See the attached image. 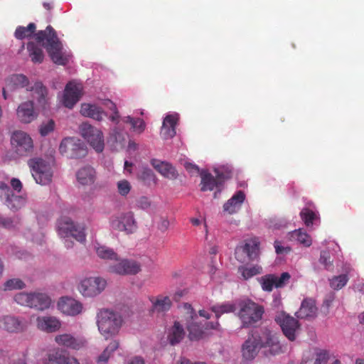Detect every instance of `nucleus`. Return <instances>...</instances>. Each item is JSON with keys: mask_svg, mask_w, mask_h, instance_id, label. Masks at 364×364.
I'll return each mask as SVG.
<instances>
[{"mask_svg": "<svg viewBox=\"0 0 364 364\" xmlns=\"http://www.w3.org/2000/svg\"><path fill=\"white\" fill-rule=\"evenodd\" d=\"M28 83L29 80L26 75L22 74L13 75L7 80L6 89L14 91L26 87Z\"/></svg>", "mask_w": 364, "mask_h": 364, "instance_id": "nucleus-33", "label": "nucleus"}, {"mask_svg": "<svg viewBox=\"0 0 364 364\" xmlns=\"http://www.w3.org/2000/svg\"><path fill=\"white\" fill-rule=\"evenodd\" d=\"M178 122V117L176 114H168L164 119L161 134L164 139L173 138L176 134V126Z\"/></svg>", "mask_w": 364, "mask_h": 364, "instance_id": "nucleus-28", "label": "nucleus"}, {"mask_svg": "<svg viewBox=\"0 0 364 364\" xmlns=\"http://www.w3.org/2000/svg\"><path fill=\"white\" fill-rule=\"evenodd\" d=\"M55 342L60 346L74 350H80L87 347V342L83 337H75L70 333L55 336Z\"/></svg>", "mask_w": 364, "mask_h": 364, "instance_id": "nucleus-18", "label": "nucleus"}, {"mask_svg": "<svg viewBox=\"0 0 364 364\" xmlns=\"http://www.w3.org/2000/svg\"><path fill=\"white\" fill-rule=\"evenodd\" d=\"M123 323L122 315L114 311L102 309L97 314L98 330L106 340L117 336Z\"/></svg>", "mask_w": 364, "mask_h": 364, "instance_id": "nucleus-2", "label": "nucleus"}, {"mask_svg": "<svg viewBox=\"0 0 364 364\" xmlns=\"http://www.w3.org/2000/svg\"><path fill=\"white\" fill-rule=\"evenodd\" d=\"M31 61L34 63H41L44 59V54L42 48L33 41H29L26 44Z\"/></svg>", "mask_w": 364, "mask_h": 364, "instance_id": "nucleus-35", "label": "nucleus"}, {"mask_svg": "<svg viewBox=\"0 0 364 364\" xmlns=\"http://www.w3.org/2000/svg\"><path fill=\"white\" fill-rule=\"evenodd\" d=\"M18 119L23 123L28 124L36 119L38 114L34 110L33 101H27L20 104L16 110Z\"/></svg>", "mask_w": 364, "mask_h": 364, "instance_id": "nucleus-22", "label": "nucleus"}, {"mask_svg": "<svg viewBox=\"0 0 364 364\" xmlns=\"http://www.w3.org/2000/svg\"><path fill=\"white\" fill-rule=\"evenodd\" d=\"M201 176V191H213L215 188H218L223 183V175L218 173L216 177H214L211 173L202 171H200Z\"/></svg>", "mask_w": 364, "mask_h": 364, "instance_id": "nucleus-25", "label": "nucleus"}, {"mask_svg": "<svg viewBox=\"0 0 364 364\" xmlns=\"http://www.w3.org/2000/svg\"><path fill=\"white\" fill-rule=\"evenodd\" d=\"M27 327V321L13 316H4L0 318V328L10 333L23 331Z\"/></svg>", "mask_w": 364, "mask_h": 364, "instance_id": "nucleus-19", "label": "nucleus"}, {"mask_svg": "<svg viewBox=\"0 0 364 364\" xmlns=\"http://www.w3.org/2000/svg\"><path fill=\"white\" fill-rule=\"evenodd\" d=\"M259 255V241L258 238L246 240L243 245L235 248V256L237 261L244 263L248 259L253 261Z\"/></svg>", "mask_w": 364, "mask_h": 364, "instance_id": "nucleus-10", "label": "nucleus"}, {"mask_svg": "<svg viewBox=\"0 0 364 364\" xmlns=\"http://www.w3.org/2000/svg\"><path fill=\"white\" fill-rule=\"evenodd\" d=\"M129 364H145L144 360L140 357H135L132 358Z\"/></svg>", "mask_w": 364, "mask_h": 364, "instance_id": "nucleus-64", "label": "nucleus"}, {"mask_svg": "<svg viewBox=\"0 0 364 364\" xmlns=\"http://www.w3.org/2000/svg\"><path fill=\"white\" fill-rule=\"evenodd\" d=\"M38 43L46 41V48L52 61L59 65H65L69 61V55L63 52V45L57 36L55 31L51 26H48L44 31L35 33Z\"/></svg>", "mask_w": 364, "mask_h": 364, "instance_id": "nucleus-1", "label": "nucleus"}, {"mask_svg": "<svg viewBox=\"0 0 364 364\" xmlns=\"http://www.w3.org/2000/svg\"><path fill=\"white\" fill-rule=\"evenodd\" d=\"M11 186L12 188L14 191H17L18 193H20L21 191L22 186H23L21 181L16 178H13L11 180Z\"/></svg>", "mask_w": 364, "mask_h": 364, "instance_id": "nucleus-60", "label": "nucleus"}, {"mask_svg": "<svg viewBox=\"0 0 364 364\" xmlns=\"http://www.w3.org/2000/svg\"><path fill=\"white\" fill-rule=\"evenodd\" d=\"M82 87L75 82H69L63 91L61 102L67 108L72 109L82 96Z\"/></svg>", "mask_w": 364, "mask_h": 364, "instance_id": "nucleus-16", "label": "nucleus"}, {"mask_svg": "<svg viewBox=\"0 0 364 364\" xmlns=\"http://www.w3.org/2000/svg\"><path fill=\"white\" fill-rule=\"evenodd\" d=\"M119 119V114L118 109L116 106H114V113L109 117V119L112 122H115L116 124H118Z\"/></svg>", "mask_w": 364, "mask_h": 364, "instance_id": "nucleus-62", "label": "nucleus"}, {"mask_svg": "<svg viewBox=\"0 0 364 364\" xmlns=\"http://www.w3.org/2000/svg\"><path fill=\"white\" fill-rule=\"evenodd\" d=\"M107 286V281L100 277L82 279L78 285L79 291L85 297H94L101 294Z\"/></svg>", "mask_w": 364, "mask_h": 364, "instance_id": "nucleus-13", "label": "nucleus"}, {"mask_svg": "<svg viewBox=\"0 0 364 364\" xmlns=\"http://www.w3.org/2000/svg\"><path fill=\"white\" fill-rule=\"evenodd\" d=\"M36 326L38 329L42 331L53 333L60 328L61 322L55 316H38L36 318Z\"/></svg>", "mask_w": 364, "mask_h": 364, "instance_id": "nucleus-23", "label": "nucleus"}, {"mask_svg": "<svg viewBox=\"0 0 364 364\" xmlns=\"http://www.w3.org/2000/svg\"><path fill=\"white\" fill-rule=\"evenodd\" d=\"M274 321L281 327L283 334L290 341L296 340V334L299 331L301 327V325L296 318L284 311H281L275 316Z\"/></svg>", "mask_w": 364, "mask_h": 364, "instance_id": "nucleus-9", "label": "nucleus"}, {"mask_svg": "<svg viewBox=\"0 0 364 364\" xmlns=\"http://www.w3.org/2000/svg\"><path fill=\"white\" fill-rule=\"evenodd\" d=\"M109 225L113 230L124 232L127 235L134 233L137 229L134 213L130 211L113 215L109 218Z\"/></svg>", "mask_w": 364, "mask_h": 364, "instance_id": "nucleus-8", "label": "nucleus"}, {"mask_svg": "<svg viewBox=\"0 0 364 364\" xmlns=\"http://www.w3.org/2000/svg\"><path fill=\"white\" fill-rule=\"evenodd\" d=\"M262 289L265 291H272L274 287H276V281L274 274H267L262 277L259 279Z\"/></svg>", "mask_w": 364, "mask_h": 364, "instance_id": "nucleus-45", "label": "nucleus"}, {"mask_svg": "<svg viewBox=\"0 0 364 364\" xmlns=\"http://www.w3.org/2000/svg\"><path fill=\"white\" fill-rule=\"evenodd\" d=\"M291 276L288 272H283L280 277H277L275 275V282H276V288L283 287L285 284L289 282Z\"/></svg>", "mask_w": 364, "mask_h": 364, "instance_id": "nucleus-55", "label": "nucleus"}, {"mask_svg": "<svg viewBox=\"0 0 364 364\" xmlns=\"http://www.w3.org/2000/svg\"><path fill=\"white\" fill-rule=\"evenodd\" d=\"M184 308L187 310V314L189 318L187 322V329L188 331V337L191 341H198L203 338L204 331L203 326L201 323L197 322L198 316L195 313L191 305L189 304H185Z\"/></svg>", "mask_w": 364, "mask_h": 364, "instance_id": "nucleus-15", "label": "nucleus"}, {"mask_svg": "<svg viewBox=\"0 0 364 364\" xmlns=\"http://www.w3.org/2000/svg\"><path fill=\"white\" fill-rule=\"evenodd\" d=\"M119 343L117 340H114L109 343L103 352L97 357V364H106L112 353L119 348Z\"/></svg>", "mask_w": 364, "mask_h": 364, "instance_id": "nucleus-38", "label": "nucleus"}, {"mask_svg": "<svg viewBox=\"0 0 364 364\" xmlns=\"http://www.w3.org/2000/svg\"><path fill=\"white\" fill-rule=\"evenodd\" d=\"M11 142L15 152L21 156H28L33 151V140L31 137L24 132H14L11 136Z\"/></svg>", "mask_w": 364, "mask_h": 364, "instance_id": "nucleus-14", "label": "nucleus"}, {"mask_svg": "<svg viewBox=\"0 0 364 364\" xmlns=\"http://www.w3.org/2000/svg\"><path fill=\"white\" fill-rule=\"evenodd\" d=\"M238 272L241 274L244 280H248L254 276L262 273V267L260 265L255 264L252 267L242 265L238 267Z\"/></svg>", "mask_w": 364, "mask_h": 364, "instance_id": "nucleus-37", "label": "nucleus"}, {"mask_svg": "<svg viewBox=\"0 0 364 364\" xmlns=\"http://www.w3.org/2000/svg\"><path fill=\"white\" fill-rule=\"evenodd\" d=\"M58 309L64 314L75 316L81 313L82 306L78 301L70 297H62L58 302Z\"/></svg>", "mask_w": 364, "mask_h": 364, "instance_id": "nucleus-21", "label": "nucleus"}, {"mask_svg": "<svg viewBox=\"0 0 364 364\" xmlns=\"http://www.w3.org/2000/svg\"><path fill=\"white\" fill-rule=\"evenodd\" d=\"M274 245L277 254L287 253L291 250V249L288 247H284L282 246L281 242L279 241L276 240Z\"/></svg>", "mask_w": 364, "mask_h": 364, "instance_id": "nucleus-58", "label": "nucleus"}, {"mask_svg": "<svg viewBox=\"0 0 364 364\" xmlns=\"http://www.w3.org/2000/svg\"><path fill=\"white\" fill-rule=\"evenodd\" d=\"M185 336V331L178 321H175L168 331L167 339L171 346L179 343Z\"/></svg>", "mask_w": 364, "mask_h": 364, "instance_id": "nucleus-31", "label": "nucleus"}, {"mask_svg": "<svg viewBox=\"0 0 364 364\" xmlns=\"http://www.w3.org/2000/svg\"><path fill=\"white\" fill-rule=\"evenodd\" d=\"M80 114L97 121H102L106 116L105 112L100 107L89 103L82 104Z\"/></svg>", "mask_w": 364, "mask_h": 364, "instance_id": "nucleus-29", "label": "nucleus"}, {"mask_svg": "<svg viewBox=\"0 0 364 364\" xmlns=\"http://www.w3.org/2000/svg\"><path fill=\"white\" fill-rule=\"evenodd\" d=\"M184 166L186 170L190 173H200L198 166L196 164L191 163H186Z\"/></svg>", "mask_w": 364, "mask_h": 364, "instance_id": "nucleus-59", "label": "nucleus"}, {"mask_svg": "<svg viewBox=\"0 0 364 364\" xmlns=\"http://www.w3.org/2000/svg\"><path fill=\"white\" fill-rule=\"evenodd\" d=\"M20 225V219L17 216L13 218H4L0 215V226L11 230L17 228Z\"/></svg>", "mask_w": 364, "mask_h": 364, "instance_id": "nucleus-46", "label": "nucleus"}, {"mask_svg": "<svg viewBox=\"0 0 364 364\" xmlns=\"http://www.w3.org/2000/svg\"><path fill=\"white\" fill-rule=\"evenodd\" d=\"M149 301L151 303L150 312L151 314H164L170 310L172 302L168 296L159 294L156 296L149 297Z\"/></svg>", "mask_w": 364, "mask_h": 364, "instance_id": "nucleus-24", "label": "nucleus"}, {"mask_svg": "<svg viewBox=\"0 0 364 364\" xmlns=\"http://www.w3.org/2000/svg\"><path fill=\"white\" fill-rule=\"evenodd\" d=\"M318 308L316 301L311 298L304 299L299 309L296 312L295 315L297 318L300 319H313L316 317Z\"/></svg>", "mask_w": 364, "mask_h": 364, "instance_id": "nucleus-20", "label": "nucleus"}, {"mask_svg": "<svg viewBox=\"0 0 364 364\" xmlns=\"http://www.w3.org/2000/svg\"><path fill=\"white\" fill-rule=\"evenodd\" d=\"M140 178L144 181L151 180L154 178L153 171L149 168H145L141 172Z\"/></svg>", "mask_w": 364, "mask_h": 364, "instance_id": "nucleus-61", "label": "nucleus"}, {"mask_svg": "<svg viewBox=\"0 0 364 364\" xmlns=\"http://www.w3.org/2000/svg\"><path fill=\"white\" fill-rule=\"evenodd\" d=\"M55 128V122L49 119L48 122L43 123L39 127V132L42 136H46L52 132Z\"/></svg>", "mask_w": 364, "mask_h": 364, "instance_id": "nucleus-53", "label": "nucleus"}, {"mask_svg": "<svg viewBox=\"0 0 364 364\" xmlns=\"http://www.w3.org/2000/svg\"><path fill=\"white\" fill-rule=\"evenodd\" d=\"M76 178L80 184L82 186H90L93 184L95 181V171L90 166H84L77 171Z\"/></svg>", "mask_w": 364, "mask_h": 364, "instance_id": "nucleus-30", "label": "nucleus"}, {"mask_svg": "<svg viewBox=\"0 0 364 364\" xmlns=\"http://www.w3.org/2000/svg\"><path fill=\"white\" fill-rule=\"evenodd\" d=\"M118 193L122 196H127L131 191L132 186L127 180H121L117 184Z\"/></svg>", "mask_w": 364, "mask_h": 364, "instance_id": "nucleus-52", "label": "nucleus"}, {"mask_svg": "<svg viewBox=\"0 0 364 364\" xmlns=\"http://www.w3.org/2000/svg\"><path fill=\"white\" fill-rule=\"evenodd\" d=\"M237 309V316L244 328H248L260 321L264 313L263 306L250 299L240 301Z\"/></svg>", "mask_w": 364, "mask_h": 364, "instance_id": "nucleus-3", "label": "nucleus"}, {"mask_svg": "<svg viewBox=\"0 0 364 364\" xmlns=\"http://www.w3.org/2000/svg\"><path fill=\"white\" fill-rule=\"evenodd\" d=\"M329 359V354L326 350H320L316 353L314 360H306L304 364H326Z\"/></svg>", "mask_w": 364, "mask_h": 364, "instance_id": "nucleus-49", "label": "nucleus"}, {"mask_svg": "<svg viewBox=\"0 0 364 364\" xmlns=\"http://www.w3.org/2000/svg\"><path fill=\"white\" fill-rule=\"evenodd\" d=\"M151 164L156 171L166 178L173 179L178 176L176 168L168 162L153 160Z\"/></svg>", "mask_w": 364, "mask_h": 364, "instance_id": "nucleus-32", "label": "nucleus"}, {"mask_svg": "<svg viewBox=\"0 0 364 364\" xmlns=\"http://www.w3.org/2000/svg\"><path fill=\"white\" fill-rule=\"evenodd\" d=\"M319 262L324 265L325 269L330 270L333 268V261L331 260V256L328 252L321 251Z\"/></svg>", "mask_w": 364, "mask_h": 364, "instance_id": "nucleus-54", "label": "nucleus"}, {"mask_svg": "<svg viewBox=\"0 0 364 364\" xmlns=\"http://www.w3.org/2000/svg\"><path fill=\"white\" fill-rule=\"evenodd\" d=\"M25 287V283L20 279H9L4 284L5 290L22 289Z\"/></svg>", "mask_w": 364, "mask_h": 364, "instance_id": "nucleus-51", "label": "nucleus"}, {"mask_svg": "<svg viewBox=\"0 0 364 364\" xmlns=\"http://www.w3.org/2000/svg\"><path fill=\"white\" fill-rule=\"evenodd\" d=\"M136 205L141 209L146 210L150 208L151 201L147 197L141 196L137 200Z\"/></svg>", "mask_w": 364, "mask_h": 364, "instance_id": "nucleus-56", "label": "nucleus"}, {"mask_svg": "<svg viewBox=\"0 0 364 364\" xmlns=\"http://www.w3.org/2000/svg\"><path fill=\"white\" fill-rule=\"evenodd\" d=\"M96 253L99 257L109 261H118V255L111 248L106 246H99L96 248Z\"/></svg>", "mask_w": 364, "mask_h": 364, "instance_id": "nucleus-43", "label": "nucleus"}, {"mask_svg": "<svg viewBox=\"0 0 364 364\" xmlns=\"http://www.w3.org/2000/svg\"><path fill=\"white\" fill-rule=\"evenodd\" d=\"M291 240L298 242L304 247H310L312 243L311 237L301 229L292 231L290 234Z\"/></svg>", "mask_w": 364, "mask_h": 364, "instance_id": "nucleus-39", "label": "nucleus"}, {"mask_svg": "<svg viewBox=\"0 0 364 364\" xmlns=\"http://www.w3.org/2000/svg\"><path fill=\"white\" fill-rule=\"evenodd\" d=\"M36 29V26L34 23H30L26 27L19 26L14 32V36L19 40L31 38L35 33Z\"/></svg>", "mask_w": 364, "mask_h": 364, "instance_id": "nucleus-40", "label": "nucleus"}, {"mask_svg": "<svg viewBox=\"0 0 364 364\" xmlns=\"http://www.w3.org/2000/svg\"><path fill=\"white\" fill-rule=\"evenodd\" d=\"M11 193H13V191L9 186L6 183L0 181V197H4L6 199Z\"/></svg>", "mask_w": 364, "mask_h": 364, "instance_id": "nucleus-57", "label": "nucleus"}, {"mask_svg": "<svg viewBox=\"0 0 364 364\" xmlns=\"http://www.w3.org/2000/svg\"><path fill=\"white\" fill-rule=\"evenodd\" d=\"M48 360L50 364H80L75 357L65 355L59 350L50 353Z\"/></svg>", "mask_w": 364, "mask_h": 364, "instance_id": "nucleus-34", "label": "nucleus"}, {"mask_svg": "<svg viewBox=\"0 0 364 364\" xmlns=\"http://www.w3.org/2000/svg\"><path fill=\"white\" fill-rule=\"evenodd\" d=\"M79 129L82 136L97 152L104 150V136L100 129L87 122L82 123Z\"/></svg>", "mask_w": 364, "mask_h": 364, "instance_id": "nucleus-11", "label": "nucleus"}, {"mask_svg": "<svg viewBox=\"0 0 364 364\" xmlns=\"http://www.w3.org/2000/svg\"><path fill=\"white\" fill-rule=\"evenodd\" d=\"M260 350L253 336L249 334L248 338L242 346V354L243 358L247 360H253L258 354Z\"/></svg>", "mask_w": 364, "mask_h": 364, "instance_id": "nucleus-27", "label": "nucleus"}, {"mask_svg": "<svg viewBox=\"0 0 364 364\" xmlns=\"http://www.w3.org/2000/svg\"><path fill=\"white\" fill-rule=\"evenodd\" d=\"M57 231L63 238L72 237L80 242L85 240L84 228L75 225L70 218L61 217L57 222Z\"/></svg>", "mask_w": 364, "mask_h": 364, "instance_id": "nucleus-7", "label": "nucleus"}, {"mask_svg": "<svg viewBox=\"0 0 364 364\" xmlns=\"http://www.w3.org/2000/svg\"><path fill=\"white\" fill-rule=\"evenodd\" d=\"M25 198L20 196H16L14 193L5 199V203L11 210L16 211L22 208L25 204Z\"/></svg>", "mask_w": 364, "mask_h": 364, "instance_id": "nucleus-41", "label": "nucleus"}, {"mask_svg": "<svg viewBox=\"0 0 364 364\" xmlns=\"http://www.w3.org/2000/svg\"><path fill=\"white\" fill-rule=\"evenodd\" d=\"M14 300L21 306L38 311H44L48 309L51 304L50 298L46 294L41 292H20L14 296Z\"/></svg>", "mask_w": 364, "mask_h": 364, "instance_id": "nucleus-6", "label": "nucleus"}, {"mask_svg": "<svg viewBox=\"0 0 364 364\" xmlns=\"http://www.w3.org/2000/svg\"><path fill=\"white\" fill-rule=\"evenodd\" d=\"M348 277L346 274H341L338 276H334L330 279V286L335 290L342 289L348 282Z\"/></svg>", "mask_w": 364, "mask_h": 364, "instance_id": "nucleus-47", "label": "nucleus"}, {"mask_svg": "<svg viewBox=\"0 0 364 364\" xmlns=\"http://www.w3.org/2000/svg\"><path fill=\"white\" fill-rule=\"evenodd\" d=\"M251 335L255 339L260 349L268 348L272 355H278L282 352V346L277 333L264 327L257 331H252Z\"/></svg>", "mask_w": 364, "mask_h": 364, "instance_id": "nucleus-4", "label": "nucleus"}, {"mask_svg": "<svg viewBox=\"0 0 364 364\" xmlns=\"http://www.w3.org/2000/svg\"><path fill=\"white\" fill-rule=\"evenodd\" d=\"M109 266V272L119 275H135L141 271L140 264L133 259H123Z\"/></svg>", "mask_w": 364, "mask_h": 364, "instance_id": "nucleus-17", "label": "nucleus"}, {"mask_svg": "<svg viewBox=\"0 0 364 364\" xmlns=\"http://www.w3.org/2000/svg\"><path fill=\"white\" fill-rule=\"evenodd\" d=\"M110 139L120 145L125 141V132L119 127H115L110 133Z\"/></svg>", "mask_w": 364, "mask_h": 364, "instance_id": "nucleus-50", "label": "nucleus"}, {"mask_svg": "<svg viewBox=\"0 0 364 364\" xmlns=\"http://www.w3.org/2000/svg\"><path fill=\"white\" fill-rule=\"evenodd\" d=\"M33 92V97L36 98L40 105H45L46 103V96L48 91L46 87L43 85L41 82H36L33 86L31 87L30 89H27Z\"/></svg>", "mask_w": 364, "mask_h": 364, "instance_id": "nucleus-36", "label": "nucleus"}, {"mask_svg": "<svg viewBox=\"0 0 364 364\" xmlns=\"http://www.w3.org/2000/svg\"><path fill=\"white\" fill-rule=\"evenodd\" d=\"M123 121L125 123L130 124L133 132H136L138 134H142L144 132L146 127L145 122L140 118H134L130 116H127L124 117Z\"/></svg>", "mask_w": 364, "mask_h": 364, "instance_id": "nucleus-42", "label": "nucleus"}, {"mask_svg": "<svg viewBox=\"0 0 364 364\" xmlns=\"http://www.w3.org/2000/svg\"><path fill=\"white\" fill-rule=\"evenodd\" d=\"M28 165L36 182L47 185L52 181L53 171L52 165L41 158L34 157L28 160Z\"/></svg>", "mask_w": 364, "mask_h": 364, "instance_id": "nucleus-5", "label": "nucleus"}, {"mask_svg": "<svg viewBox=\"0 0 364 364\" xmlns=\"http://www.w3.org/2000/svg\"><path fill=\"white\" fill-rule=\"evenodd\" d=\"M186 291L184 290H177L173 295V299L176 301H178L184 294Z\"/></svg>", "mask_w": 364, "mask_h": 364, "instance_id": "nucleus-63", "label": "nucleus"}, {"mask_svg": "<svg viewBox=\"0 0 364 364\" xmlns=\"http://www.w3.org/2000/svg\"><path fill=\"white\" fill-rule=\"evenodd\" d=\"M59 151L68 158L80 159L87 154V150L80 139L75 137H67L62 140Z\"/></svg>", "mask_w": 364, "mask_h": 364, "instance_id": "nucleus-12", "label": "nucleus"}, {"mask_svg": "<svg viewBox=\"0 0 364 364\" xmlns=\"http://www.w3.org/2000/svg\"><path fill=\"white\" fill-rule=\"evenodd\" d=\"M245 200V193L238 191L223 205V210L230 215L235 214L240 210Z\"/></svg>", "mask_w": 364, "mask_h": 364, "instance_id": "nucleus-26", "label": "nucleus"}, {"mask_svg": "<svg viewBox=\"0 0 364 364\" xmlns=\"http://www.w3.org/2000/svg\"><path fill=\"white\" fill-rule=\"evenodd\" d=\"M300 217L304 221V224L307 226H311L314 220L316 218V213L309 208H304L300 212Z\"/></svg>", "mask_w": 364, "mask_h": 364, "instance_id": "nucleus-48", "label": "nucleus"}, {"mask_svg": "<svg viewBox=\"0 0 364 364\" xmlns=\"http://www.w3.org/2000/svg\"><path fill=\"white\" fill-rule=\"evenodd\" d=\"M237 309V307H236V306L232 303H225L215 305L211 307V310L215 314L217 318H218L223 314L235 312Z\"/></svg>", "mask_w": 364, "mask_h": 364, "instance_id": "nucleus-44", "label": "nucleus"}]
</instances>
